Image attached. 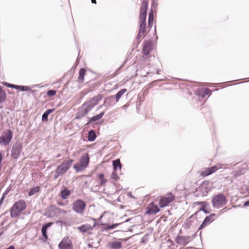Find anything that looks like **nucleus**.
<instances>
[{
	"mask_svg": "<svg viewBox=\"0 0 249 249\" xmlns=\"http://www.w3.org/2000/svg\"><path fill=\"white\" fill-rule=\"evenodd\" d=\"M102 98L103 96L99 94L97 96L93 97L89 102L84 104L80 109L76 118L79 119L85 116L95 106L98 104L99 101Z\"/></svg>",
	"mask_w": 249,
	"mask_h": 249,
	"instance_id": "1",
	"label": "nucleus"
},
{
	"mask_svg": "<svg viewBox=\"0 0 249 249\" xmlns=\"http://www.w3.org/2000/svg\"><path fill=\"white\" fill-rule=\"evenodd\" d=\"M26 207V205L24 200H20L13 205L11 209L10 213L12 217H17Z\"/></svg>",
	"mask_w": 249,
	"mask_h": 249,
	"instance_id": "2",
	"label": "nucleus"
},
{
	"mask_svg": "<svg viewBox=\"0 0 249 249\" xmlns=\"http://www.w3.org/2000/svg\"><path fill=\"white\" fill-rule=\"evenodd\" d=\"M73 161L72 160H69L66 162H62L57 167L54 178H57L60 176L64 175L70 168Z\"/></svg>",
	"mask_w": 249,
	"mask_h": 249,
	"instance_id": "3",
	"label": "nucleus"
},
{
	"mask_svg": "<svg viewBox=\"0 0 249 249\" xmlns=\"http://www.w3.org/2000/svg\"><path fill=\"white\" fill-rule=\"evenodd\" d=\"M89 161V155L88 154H84L81 156L79 163L74 165L73 168L76 172H80L88 166Z\"/></svg>",
	"mask_w": 249,
	"mask_h": 249,
	"instance_id": "4",
	"label": "nucleus"
},
{
	"mask_svg": "<svg viewBox=\"0 0 249 249\" xmlns=\"http://www.w3.org/2000/svg\"><path fill=\"white\" fill-rule=\"evenodd\" d=\"M154 44L151 39L145 40L143 42L142 53L146 58H149L150 52L154 49Z\"/></svg>",
	"mask_w": 249,
	"mask_h": 249,
	"instance_id": "5",
	"label": "nucleus"
},
{
	"mask_svg": "<svg viewBox=\"0 0 249 249\" xmlns=\"http://www.w3.org/2000/svg\"><path fill=\"white\" fill-rule=\"evenodd\" d=\"M12 132L10 130L4 131L0 137V143L3 145H8L12 139Z\"/></svg>",
	"mask_w": 249,
	"mask_h": 249,
	"instance_id": "6",
	"label": "nucleus"
},
{
	"mask_svg": "<svg viewBox=\"0 0 249 249\" xmlns=\"http://www.w3.org/2000/svg\"><path fill=\"white\" fill-rule=\"evenodd\" d=\"M223 167V165L221 164H217L209 168H206L201 171L200 175L202 177H206L212 174L215 172L217 170L221 169Z\"/></svg>",
	"mask_w": 249,
	"mask_h": 249,
	"instance_id": "7",
	"label": "nucleus"
},
{
	"mask_svg": "<svg viewBox=\"0 0 249 249\" xmlns=\"http://www.w3.org/2000/svg\"><path fill=\"white\" fill-rule=\"evenodd\" d=\"M85 202L81 199L76 200L72 204L73 210L78 213H82L85 210Z\"/></svg>",
	"mask_w": 249,
	"mask_h": 249,
	"instance_id": "8",
	"label": "nucleus"
},
{
	"mask_svg": "<svg viewBox=\"0 0 249 249\" xmlns=\"http://www.w3.org/2000/svg\"><path fill=\"white\" fill-rule=\"evenodd\" d=\"M154 20V17H153V12L151 10L149 14L148 18V25L149 27H146L145 24L143 23H141V28L143 27L142 31L141 30V36H144L146 35L147 33L149 31V28L152 26L153 22Z\"/></svg>",
	"mask_w": 249,
	"mask_h": 249,
	"instance_id": "9",
	"label": "nucleus"
},
{
	"mask_svg": "<svg viewBox=\"0 0 249 249\" xmlns=\"http://www.w3.org/2000/svg\"><path fill=\"white\" fill-rule=\"evenodd\" d=\"M212 202L214 207L222 206L226 202V197L223 194H218L213 198Z\"/></svg>",
	"mask_w": 249,
	"mask_h": 249,
	"instance_id": "10",
	"label": "nucleus"
},
{
	"mask_svg": "<svg viewBox=\"0 0 249 249\" xmlns=\"http://www.w3.org/2000/svg\"><path fill=\"white\" fill-rule=\"evenodd\" d=\"M175 199V196L172 193H169L167 196L161 197L159 201L160 207L163 208L168 205Z\"/></svg>",
	"mask_w": 249,
	"mask_h": 249,
	"instance_id": "11",
	"label": "nucleus"
},
{
	"mask_svg": "<svg viewBox=\"0 0 249 249\" xmlns=\"http://www.w3.org/2000/svg\"><path fill=\"white\" fill-rule=\"evenodd\" d=\"M22 144L20 142H16L13 147L11 151V156L14 159H18L22 149Z\"/></svg>",
	"mask_w": 249,
	"mask_h": 249,
	"instance_id": "12",
	"label": "nucleus"
},
{
	"mask_svg": "<svg viewBox=\"0 0 249 249\" xmlns=\"http://www.w3.org/2000/svg\"><path fill=\"white\" fill-rule=\"evenodd\" d=\"M209 212L207 211L206 208L205 206L198 210L193 215H192L190 218L191 217H204L205 218H210L211 215H207V214L209 213ZM215 215L213 214L211 216H214Z\"/></svg>",
	"mask_w": 249,
	"mask_h": 249,
	"instance_id": "13",
	"label": "nucleus"
},
{
	"mask_svg": "<svg viewBox=\"0 0 249 249\" xmlns=\"http://www.w3.org/2000/svg\"><path fill=\"white\" fill-rule=\"evenodd\" d=\"M60 249H72L71 241L69 238L64 239L59 244Z\"/></svg>",
	"mask_w": 249,
	"mask_h": 249,
	"instance_id": "14",
	"label": "nucleus"
},
{
	"mask_svg": "<svg viewBox=\"0 0 249 249\" xmlns=\"http://www.w3.org/2000/svg\"><path fill=\"white\" fill-rule=\"evenodd\" d=\"M160 211V209L158 206L154 204L153 203L149 204L147 207V211L146 213L148 214H155Z\"/></svg>",
	"mask_w": 249,
	"mask_h": 249,
	"instance_id": "15",
	"label": "nucleus"
},
{
	"mask_svg": "<svg viewBox=\"0 0 249 249\" xmlns=\"http://www.w3.org/2000/svg\"><path fill=\"white\" fill-rule=\"evenodd\" d=\"M95 223L93 224V225L92 226L88 224H85L78 227L77 228V229L80 232L84 233L91 230L93 229V228L95 226Z\"/></svg>",
	"mask_w": 249,
	"mask_h": 249,
	"instance_id": "16",
	"label": "nucleus"
},
{
	"mask_svg": "<svg viewBox=\"0 0 249 249\" xmlns=\"http://www.w3.org/2000/svg\"><path fill=\"white\" fill-rule=\"evenodd\" d=\"M246 168L244 167H241L237 170H235L232 172L233 177L234 178H237L239 176H241L245 173Z\"/></svg>",
	"mask_w": 249,
	"mask_h": 249,
	"instance_id": "17",
	"label": "nucleus"
},
{
	"mask_svg": "<svg viewBox=\"0 0 249 249\" xmlns=\"http://www.w3.org/2000/svg\"><path fill=\"white\" fill-rule=\"evenodd\" d=\"M108 246L111 249H119L122 247V243L119 241L109 242Z\"/></svg>",
	"mask_w": 249,
	"mask_h": 249,
	"instance_id": "18",
	"label": "nucleus"
},
{
	"mask_svg": "<svg viewBox=\"0 0 249 249\" xmlns=\"http://www.w3.org/2000/svg\"><path fill=\"white\" fill-rule=\"evenodd\" d=\"M189 237L179 236L177 238V242L179 244L184 245L188 243Z\"/></svg>",
	"mask_w": 249,
	"mask_h": 249,
	"instance_id": "19",
	"label": "nucleus"
},
{
	"mask_svg": "<svg viewBox=\"0 0 249 249\" xmlns=\"http://www.w3.org/2000/svg\"><path fill=\"white\" fill-rule=\"evenodd\" d=\"M52 223H48L42 226V228L41 229V231H42V234H43L44 237L45 238V240H47L48 238V236H47V233H46L47 229L48 228L50 227L52 225Z\"/></svg>",
	"mask_w": 249,
	"mask_h": 249,
	"instance_id": "20",
	"label": "nucleus"
},
{
	"mask_svg": "<svg viewBox=\"0 0 249 249\" xmlns=\"http://www.w3.org/2000/svg\"><path fill=\"white\" fill-rule=\"evenodd\" d=\"M85 72L86 71L84 69H81L80 70L79 72V77L78 78V80L79 82H83Z\"/></svg>",
	"mask_w": 249,
	"mask_h": 249,
	"instance_id": "21",
	"label": "nucleus"
},
{
	"mask_svg": "<svg viewBox=\"0 0 249 249\" xmlns=\"http://www.w3.org/2000/svg\"><path fill=\"white\" fill-rule=\"evenodd\" d=\"M113 165L115 171L117 170V168H119V169L121 170L122 167V165L120 163V160L119 159L113 161Z\"/></svg>",
	"mask_w": 249,
	"mask_h": 249,
	"instance_id": "22",
	"label": "nucleus"
},
{
	"mask_svg": "<svg viewBox=\"0 0 249 249\" xmlns=\"http://www.w3.org/2000/svg\"><path fill=\"white\" fill-rule=\"evenodd\" d=\"M70 195V192L69 190L64 189L61 192L60 196L63 199H66L68 196Z\"/></svg>",
	"mask_w": 249,
	"mask_h": 249,
	"instance_id": "23",
	"label": "nucleus"
},
{
	"mask_svg": "<svg viewBox=\"0 0 249 249\" xmlns=\"http://www.w3.org/2000/svg\"><path fill=\"white\" fill-rule=\"evenodd\" d=\"M96 139V134L93 130H90L89 132L88 140L90 142L94 141Z\"/></svg>",
	"mask_w": 249,
	"mask_h": 249,
	"instance_id": "24",
	"label": "nucleus"
},
{
	"mask_svg": "<svg viewBox=\"0 0 249 249\" xmlns=\"http://www.w3.org/2000/svg\"><path fill=\"white\" fill-rule=\"evenodd\" d=\"M148 6V2L146 0H144L142 2V7H143V15H141V18H142V17L145 18L146 14V9Z\"/></svg>",
	"mask_w": 249,
	"mask_h": 249,
	"instance_id": "25",
	"label": "nucleus"
},
{
	"mask_svg": "<svg viewBox=\"0 0 249 249\" xmlns=\"http://www.w3.org/2000/svg\"><path fill=\"white\" fill-rule=\"evenodd\" d=\"M126 91V89H121L116 94V101L118 102L120 98L122 96Z\"/></svg>",
	"mask_w": 249,
	"mask_h": 249,
	"instance_id": "26",
	"label": "nucleus"
},
{
	"mask_svg": "<svg viewBox=\"0 0 249 249\" xmlns=\"http://www.w3.org/2000/svg\"><path fill=\"white\" fill-rule=\"evenodd\" d=\"M121 223H116L114 224L111 225H109L108 224H104L105 226L104 227V229L103 230H108L110 229H113L114 228H115L118 226H119Z\"/></svg>",
	"mask_w": 249,
	"mask_h": 249,
	"instance_id": "27",
	"label": "nucleus"
},
{
	"mask_svg": "<svg viewBox=\"0 0 249 249\" xmlns=\"http://www.w3.org/2000/svg\"><path fill=\"white\" fill-rule=\"evenodd\" d=\"M104 114V112H101L99 114H98L97 115H95V116L91 117L90 119L89 122H94V121L99 120V119H100L103 117Z\"/></svg>",
	"mask_w": 249,
	"mask_h": 249,
	"instance_id": "28",
	"label": "nucleus"
},
{
	"mask_svg": "<svg viewBox=\"0 0 249 249\" xmlns=\"http://www.w3.org/2000/svg\"><path fill=\"white\" fill-rule=\"evenodd\" d=\"M16 89L20 90V91H31V88L28 86H18L17 85Z\"/></svg>",
	"mask_w": 249,
	"mask_h": 249,
	"instance_id": "29",
	"label": "nucleus"
},
{
	"mask_svg": "<svg viewBox=\"0 0 249 249\" xmlns=\"http://www.w3.org/2000/svg\"><path fill=\"white\" fill-rule=\"evenodd\" d=\"M98 177L100 179V185H103L107 182V180L104 178V175L103 174H99Z\"/></svg>",
	"mask_w": 249,
	"mask_h": 249,
	"instance_id": "30",
	"label": "nucleus"
},
{
	"mask_svg": "<svg viewBox=\"0 0 249 249\" xmlns=\"http://www.w3.org/2000/svg\"><path fill=\"white\" fill-rule=\"evenodd\" d=\"M40 190V188L38 186H36L35 187H33L31 189L30 192L28 193V195L29 196H33V195L35 194L36 193H37Z\"/></svg>",
	"mask_w": 249,
	"mask_h": 249,
	"instance_id": "31",
	"label": "nucleus"
},
{
	"mask_svg": "<svg viewBox=\"0 0 249 249\" xmlns=\"http://www.w3.org/2000/svg\"><path fill=\"white\" fill-rule=\"evenodd\" d=\"M6 98V93L5 91L0 87V102H2Z\"/></svg>",
	"mask_w": 249,
	"mask_h": 249,
	"instance_id": "32",
	"label": "nucleus"
},
{
	"mask_svg": "<svg viewBox=\"0 0 249 249\" xmlns=\"http://www.w3.org/2000/svg\"><path fill=\"white\" fill-rule=\"evenodd\" d=\"M210 219H205L203 222L200 226L199 229H201L206 226L207 225L209 224L211 222Z\"/></svg>",
	"mask_w": 249,
	"mask_h": 249,
	"instance_id": "33",
	"label": "nucleus"
},
{
	"mask_svg": "<svg viewBox=\"0 0 249 249\" xmlns=\"http://www.w3.org/2000/svg\"><path fill=\"white\" fill-rule=\"evenodd\" d=\"M203 97H204L206 96H210L211 95V90L207 88H205L203 89Z\"/></svg>",
	"mask_w": 249,
	"mask_h": 249,
	"instance_id": "34",
	"label": "nucleus"
},
{
	"mask_svg": "<svg viewBox=\"0 0 249 249\" xmlns=\"http://www.w3.org/2000/svg\"><path fill=\"white\" fill-rule=\"evenodd\" d=\"M56 93V92L54 90H50L47 92V95L49 96H54Z\"/></svg>",
	"mask_w": 249,
	"mask_h": 249,
	"instance_id": "35",
	"label": "nucleus"
},
{
	"mask_svg": "<svg viewBox=\"0 0 249 249\" xmlns=\"http://www.w3.org/2000/svg\"><path fill=\"white\" fill-rule=\"evenodd\" d=\"M111 178L115 180H117L119 178V177L116 173V171L114 170V171L112 173Z\"/></svg>",
	"mask_w": 249,
	"mask_h": 249,
	"instance_id": "36",
	"label": "nucleus"
},
{
	"mask_svg": "<svg viewBox=\"0 0 249 249\" xmlns=\"http://www.w3.org/2000/svg\"><path fill=\"white\" fill-rule=\"evenodd\" d=\"M48 115L46 114L45 112L42 114V120L43 121H48Z\"/></svg>",
	"mask_w": 249,
	"mask_h": 249,
	"instance_id": "37",
	"label": "nucleus"
},
{
	"mask_svg": "<svg viewBox=\"0 0 249 249\" xmlns=\"http://www.w3.org/2000/svg\"><path fill=\"white\" fill-rule=\"evenodd\" d=\"M5 85H6V86L8 87L12 88H14L15 89H16V86H17V85H13V84H9V83H5Z\"/></svg>",
	"mask_w": 249,
	"mask_h": 249,
	"instance_id": "38",
	"label": "nucleus"
},
{
	"mask_svg": "<svg viewBox=\"0 0 249 249\" xmlns=\"http://www.w3.org/2000/svg\"><path fill=\"white\" fill-rule=\"evenodd\" d=\"M54 110V109H47L45 112V113L47 114L48 115H49L50 113H51L52 112H53Z\"/></svg>",
	"mask_w": 249,
	"mask_h": 249,
	"instance_id": "39",
	"label": "nucleus"
},
{
	"mask_svg": "<svg viewBox=\"0 0 249 249\" xmlns=\"http://www.w3.org/2000/svg\"><path fill=\"white\" fill-rule=\"evenodd\" d=\"M127 196H128V197H130L131 198H134V196L132 195V193H130V192H128L127 193Z\"/></svg>",
	"mask_w": 249,
	"mask_h": 249,
	"instance_id": "40",
	"label": "nucleus"
},
{
	"mask_svg": "<svg viewBox=\"0 0 249 249\" xmlns=\"http://www.w3.org/2000/svg\"><path fill=\"white\" fill-rule=\"evenodd\" d=\"M5 196H3L0 199V206L2 204L4 199Z\"/></svg>",
	"mask_w": 249,
	"mask_h": 249,
	"instance_id": "41",
	"label": "nucleus"
},
{
	"mask_svg": "<svg viewBox=\"0 0 249 249\" xmlns=\"http://www.w3.org/2000/svg\"><path fill=\"white\" fill-rule=\"evenodd\" d=\"M244 206H249V200L244 203Z\"/></svg>",
	"mask_w": 249,
	"mask_h": 249,
	"instance_id": "42",
	"label": "nucleus"
},
{
	"mask_svg": "<svg viewBox=\"0 0 249 249\" xmlns=\"http://www.w3.org/2000/svg\"><path fill=\"white\" fill-rule=\"evenodd\" d=\"M7 249H15L14 246H11L9 248H8Z\"/></svg>",
	"mask_w": 249,
	"mask_h": 249,
	"instance_id": "43",
	"label": "nucleus"
},
{
	"mask_svg": "<svg viewBox=\"0 0 249 249\" xmlns=\"http://www.w3.org/2000/svg\"><path fill=\"white\" fill-rule=\"evenodd\" d=\"M140 36V29H139V33H138V34L137 38H139Z\"/></svg>",
	"mask_w": 249,
	"mask_h": 249,
	"instance_id": "44",
	"label": "nucleus"
},
{
	"mask_svg": "<svg viewBox=\"0 0 249 249\" xmlns=\"http://www.w3.org/2000/svg\"><path fill=\"white\" fill-rule=\"evenodd\" d=\"M91 1L93 3H96V0H91Z\"/></svg>",
	"mask_w": 249,
	"mask_h": 249,
	"instance_id": "45",
	"label": "nucleus"
},
{
	"mask_svg": "<svg viewBox=\"0 0 249 249\" xmlns=\"http://www.w3.org/2000/svg\"><path fill=\"white\" fill-rule=\"evenodd\" d=\"M103 215H101V216L100 217V218H103Z\"/></svg>",
	"mask_w": 249,
	"mask_h": 249,
	"instance_id": "46",
	"label": "nucleus"
},
{
	"mask_svg": "<svg viewBox=\"0 0 249 249\" xmlns=\"http://www.w3.org/2000/svg\"><path fill=\"white\" fill-rule=\"evenodd\" d=\"M128 220H129V219H127L126 220H125V222H127V221H128Z\"/></svg>",
	"mask_w": 249,
	"mask_h": 249,
	"instance_id": "47",
	"label": "nucleus"
},
{
	"mask_svg": "<svg viewBox=\"0 0 249 249\" xmlns=\"http://www.w3.org/2000/svg\"><path fill=\"white\" fill-rule=\"evenodd\" d=\"M60 156V155H58L56 157H59Z\"/></svg>",
	"mask_w": 249,
	"mask_h": 249,
	"instance_id": "48",
	"label": "nucleus"
}]
</instances>
